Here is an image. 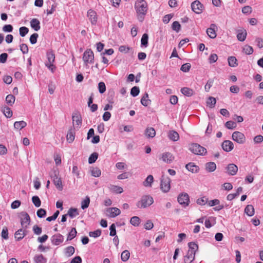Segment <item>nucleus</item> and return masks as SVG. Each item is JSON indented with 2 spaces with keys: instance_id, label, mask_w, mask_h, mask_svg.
<instances>
[{
  "instance_id": "obj_1",
  "label": "nucleus",
  "mask_w": 263,
  "mask_h": 263,
  "mask_svg": "<svg viewBox=\"0 0 263 263\" xmlns=\"http://www.w3.org/2000/svg\"><path fill=\"white\" fill-rule=\"evenodd\" d=\"M135 9L138 20L141 22H143L148 10L146 2L144 0L137 1L135 4Z\"/></svg>"
},
{
  "instance_id": "obj_2",
  "label": "nucleus",
  "mask_w": 263,
  "mask_h": 263,
  "mask_svg": "<svg viewBox=\"0 0 263 263\" xmlns=\"http://www.w3.org/2000/svg\"><path fill=\"white\" fill-rule=\"evenodd\" d=\"M153 203L154 199L152 196L144 195L136 203V206L139 209H145L151 205Z\"/></svg>"
},
{
  "instance_id": "obj_3",
  "label": "nucleus",
  "mask_w": 263,
  "mask_h": 263,
  "mask_svg": "<svg viewBox=\"0 0 263 263\" xmlns=\"http://www.w3.org/2000/svg\"><path fill=\"white\" fill-rule=\"evenodd\" d=\"M47 61L45 63L46 66L53 73L54 72L56 67L53 64L55 61V55L53 51H48L46 54Z\"/></svg>"
},
{
  "instance_id": "obj_4",
  "label": "nucleus",
  "mask_w": 263,
  "mask_h": 263,
  "mask_svg": "<svg viewBox=\"0 0 263 263\" xmlns=\"http://www.w3.org/2000/svg\"><path fill=\"white\" fill-rule=\"evenodd\" d=\"M50 176L52 179V181L56 187L59 191H62L63 189V186L61 178L59 177V172L56 171H53V172L50 174Z\"/></svg>"
},
{
  "instance_id": "obj_5",
  "label": "nucleus",
  "mask_w": 263,
  "mask_h": 263,
  "mask_svg": "<svg viewBox=\"0 0 263 263\" xmlns=\"http://www.w3.org/2000/svg\"><path fill=\"white\" fill-rule=\"evenodd\" d=\"M190 149L193 153L196 155H204L207 153L205 148L197 143L192 144L190 147Z\"/></svg>"
},
{
  "instance_id": "obj_6",
  "label": "nucleus",
  "mask_w": 263,
  "mask_h": 263,
  "mask_svg": "<svg viewBox=\"0 0 263 263\" xmlns=\"http://www.w3.org/2000/svg\"><path fill=\"white\" fill-rule=\"evenodd\" d=\"M171 179L167 176L162 175L161 179L160 188L164 193H167L171 188Z\"/></svg>"
},
{
  "instance_id": "obj_7",
  "label": "nucleus",
  "mask_w": 263,
  "mask_h": 263,
  "mask_svg": "<svg viewBox=\"0 0 263 263\" xmlns=\"http://www.w3.org/2000/svg\"><path fill=\"white\" fill-rule=\"evenodd\" d=\"M21 224L23 229H27L30 223V217L26 212H21L19 214Z\"/></svg>"
},
{
  "instance_id": "obj_8",
  "label": "nucleus",
  "mask_w": 263,
  "mask_h": 263,
  "mask_svg": "<svg viewBox=\"0 0 263 263\" xmlns=\"http://www.w3.org/2000/svg\"><path fill=\"white\" fill-rule=\"evenodd\" d=\"M83 60L85 65L88 63H93L94 61L93 52L90 49H87L83 53Z\"/></svg>"
},
{
  "instance_id": "obj_9",
  "label": "nucleus",
  "mask_w": 263,
  "mask_h": 263,
  "mask_svg": "<svg viewBox=\"0 0 263 263\" xmlns=\"http://www.w3.org/2000/svg\"><path fill=\"white\" fill-rule=\"evenodd\" d=\"M232 138L233 140L238 143L242 144L246 141V137L243 134L239 132H235L233 133Z\"/></svg>"
},
{
  "instance_id": "obj_10",
  "label": "nucleus",
  "mask_w": 263,
  "mask_h": 263,
  "mask_svg": "<svg viewBox=\"0 0 263 263\" xmlns=\"http://www.w3.org/2000/svg\"><path fill=\"white\" fill-rule=\"evenodd\" d=\"M177 200L178 202L184 206H186L189 204V196L187 193H183L180 194Z\"/></svg>"
},
{
  "instance_id": "obj_11",
  "label": "nucleus",
  "mask_w": 263,
  "mask_h": 263,
  "mask_svg": "<svg viewBox=\"0 0 263 263\" xmlns=\"http://www.w3.org/2000/svg\"><path fill=\"white\" fill-rule=\"evenodd\" d=\"M192 10L197 14H200L203 11V5L198 0L195 1L191 4Z\"/></svg>"
},
{
  "instance_id": "obj_12",
  "label": "nucleus",
  "mask_w": 263,
  "mask_h": 263,
  "mask_svg": "<svg viewBox=\"0 0 263 263\" xmlns=\"http://www.w3.org/2000/svg\"><path fill=\"white\" fill-rule=\"evenodd\" d=\"M160 159L165 163L170 164L174 160V157L172 153L170 152H165L162 154Z\"/></svg>"
},
{
  "instance_id": "obj_13",
  "label": "nucleus",
  "mask_w": 263,
  "mask_h": 263,
  "mask_svg": "<svg viewBox=\"0 0 263 263\" xmlns=\"http://www.w3.org/2000/svg\"><path fill=\"white\" fill-rule=\"evenodd\" d=\"M120 213V210L117 208H109L106 209V215L109 217H115Z\"/></svg>"
},
{
  "instance_id": "obj_14",
  "label": "nucleus",
  "mask_w": 263,
  "mask_h": 263,
  "mask_svg": "<svg viewBox=\"0 0 263 263\" xmlns=\"http://www.w3.org/2000/svg\"><path fill=\"white\" fill-rule=\"evenodd\" d=\"M216 28V24H211L210 27L206 29V33L210 38L215 39L216 37L217 34L215 30Z\"/></svg>"
},
{
  "instance_id": "obj_15",
  "label": "nucleus",
  "mask_w": 263,
  "mask_h": 263,
  "mask_svg": "<svg viewBox=\"0 0 263 263\" xmlns=\"http://www.w3.org/2000/svg\"><path fill=\"white\" fill-rule=\"evenodd\" d=\"M221 147L224 151L229 152L233 149L234 144L230 140H225L222 143Z\"/></svg>"
},
{
  "instance_id": "obj_16",
  "label": "nucleus",
  "mask_w": 263,
  "mask_h": 263,
  "mask_svg": "<svg viewBox=\"0 0 263 263\" xmlns=\"http://www.w3.org/2000/svg\"><path fill=\"white\" fill-rule=\"evenodd\" d=\"M227 173L231 176H234L236 174L238 171V167L236 165L231 163L228 165L226 167Z\"/></svg>"
},
{
  "instance_id": "obj_17",
  "label": "nucleus",
  "mask_w": 263,
  "mask_h": 263,
  "mask_svg": "<svg viewBox=\"0 0 263 263\" xmlns=\"http://www.w3.org/2000/svg\"><path fill=\"white\" fill-rule=\"evenodd\" d=\"M51 242L52 244L58 246L63 242L64 240L63 236L60 234H57L51 237Z\"/></svg>"
},
{
  "instance_id": "obj_18",
  "label": "nucleus",
  "mask_w": 263,
  "mask_h": 263,
  "mask_svg": "<svg viewBox=\"0 0 263 263\" xmlns=\"http://www.w3.org/2000/svg\"><path fill=\"white\" fill-rule=\"evenodd\" d=\"M72 119L73 124H74V123L75 122L76 125H77L76 127L77 128L80 127L82 121L81 115L78 113H74L72 115Z\"/></svg>"
},
{
  "instance_id": "obj_19",
  "label": "nucleus",
  "mask_w": 263,
  "mask_h": 263,
  "mask_svg": "<svg viewBox=\"0 0 263 263\" xmlns=\"http://www.w3.org/2000/svg\"><path fill=\"white\" fill-rule=\"evenodd\" d=\"M87 16L92 24H96L97 21V17L96 12L95 11L91 9L89 10L87 12Z\"/></svg>"
},
{
  "instance_id": "obj_20",
  "label": "nucleus",
  "mask_w": 263,
  "mask_h": 263,
  "mask_svg": "<svg viewBox=\"0 0 263 263\" xmlns=\"http://www.w3.org/2000/svg\"><path fill=\"white\" fill-rule=\"evenodd\" d=\"M26 229H20L18 230L14 234L15 238L17 240L22 239L26 235Z\"/></svg>"
},
{
  "instance_id": "obj_21",
  "label": "nucleus",
  "mask_w": 263,
  "mask_h": 263,
  "mask_svg": "<svg viewBox=\"0 0 263 263\" xmlns=\"http://www.w3.org/2000/svg\"><path fill=\"white\" fill-rule=\"evenodd\" d=\"M168 138L173 141H177L179 139L178 133L175 130H170L168 132Z\"/></svg>"
},
{
  "instance_id": "obj_22",
  "label": "nucleus",
  "mask_w": 263,
  "mask_h": 263,
  "mask_svg": "<svg viewBox=\"0 0 263 263\" xmlns=\"http://www.w3.org/2000/svg\"><path fill=\"white\" fill-rule=\"evenodd\" d=\"M195 254L192 252L187 251V254L184 256V263H191L195 258Z\"/></svg>"
},
{
  "instance_id": "obj_23",
  "label": "nucleus",
  "mask_w": 263,
  "mask_h": 263,
  "mask_svg": "<svg viewBox=\"0 0 263 263\" xmlns=\"http://www.w3.org/2000/svg\"><path fill=\"white\" fill-rule=\"evenodd\" d=\"M75 138V132L73 128H71L69 129L67 135V140L69 143L72 142Z\"/></svg>"
},
{
  "instance_id": "obj_24",
  "label": "nucleus",
  "mask_w": 263,
  "mask_h": 263,
  "mask_svg": "<svg viewBox=\"0 0 263 263\" xmlns=\"http://www.w3.org/2000/svg\"><path fill=\"white\" fill-rule=\"evenodd\" d=\"M31 27L35 30L38 31L40 29V22L37 18H33L30 21Z\"/></svg>"
},
{
  "instance_id": "obj_25",
  "label": "nucleus",
  "mask_w": 263,
  "mask_h": 263,
  "mask_svg": "<svg viewBox=\"0 0 263 263\" xmlns=\"http://www.w3.org/2000/svg\"><path fill=\"white\" fill-rule=\"evenodd\" d=\"M145 135L148 138H153L156 135V131L153 127H147L145 130Z\"/></svg>"
},
{
  "instance_id": "obj_26",
  "label": "nucleus",
  "mask_w": 263,
  "mask_h": 263,
  "mask_svg": "<svg viewBox=\"0 0 263 263\" xmlns=\"http://www.w3.org/2000/svg\"><path fill=\"white\" fill-rule=\"evenodd\" d=\"M254 208L251 204L247 205L245 209V213L250 217L254 215Z\"/></svg>"
},
{
  "instance_id": "obj_27",
  "label": "nucleus",
  "mask_w": 263,
  "mask_h": 263,
  "mask_svg": "<svg viewBox=\"0 0 263 263\" xmlns=\"http://www.w3.org/2000/svg\"><path fill=\"white\" fill-rule=\"evenodd\" d=\"M205 170L208 172H213L216 168V165L214 162H208L205 165Z\"/></svg>"
},
{
  "instance_id": "obj_28",
  "label": "nucleus",
  "mask_w": 263,
  "mask_h": 263,
  "mask_svg": "<svg viewBox=\"0 0 263 263\" xmlns=\"http://www.w3.org/2000/svg\"><path fill=\"white\" fill-rule=\"evenodd\" d=\"M185 167L187 170L192 173H196L199 170L198 166L191 162L186 164Z\"/></svg>"
},
{
  "instance_id": "obj_29",
  "label": "nucleus",
  "mask_w": 263,
  "mask_h": 263,
  "mask_svg": "<svg viewBox=\"0 0 263 263\" xmlns=\"http://www.w3.org/2000/svg\"><path fill=\"white\" fill-rule=\"evenodd\" d=\"M181 92L182 94L187 97H191L194 93V90L188 87L182 88L181 89Z\"/></svg>"
},
{
  "instance_id": "obj_30",
  "label": "nucleus",
  "mask_w": 263,
  "mask_h": 263,
  "mask_svg": "<svg viewBox=\"0 0 263 263\" xmlns=\"http://www.w3.org/2000/svg\"><path fill=\"white\" fill-rule=\"evenodd\" d=\"M148 95L146 92L141 99V103L144 106H147L151 103V100L148 99Z\"/></svg>"
},
{
  "instance_id": "obj_31",
  "label": "nucleus",
  "mask_w": 263,
  "mask_h": 263,
  "mask_svg": "<svg viewBox=\"0 0 263 263\" xmlns=\"http://www.w3.org/2000/svg\"><path fill=\"white\" fill-rule=\"evenodd\" d=\"M27 123L24 121H16L14 123V127L16 129H22V128L26 127Z\"/></svg>"
},
{
  "instance_id": "obj_32",
  "label": "nucleus",
  "mask_w": 263,
  "mask_h": 263,
  "mask_svg": "<svg viewBox=\"0 0 263 263\" xmlns=\"http://www.w3.org/2000/svg\"><path fill=\"white\" fill-rule=\"evenodd\" d=\"M3 112L6 118H10L12 116V111L8 106H5L2 108Z\"/></svg>"
},
{
  "instance_id": "obj_33",
  "label": "nucleus",
  "mask_w": 263,
  "mask_h": 263,
  "mask_svg": "<svg viewBox=\"0 0 263 263\" xmlns=\"http://www.w3.org/2000/svg\"><path fill=\"white\" fill-rule=\"evenodd\" d=\"M33 259L35 263H46L47 261L46 259L42 254L36 255Z\"/></svg>"
},
{
  "instance_id": "obj_34",
  "label": "nucleus",
  "mask_w": 263,
  "mask_h": 263,
  "mask_svg": "<svg viewBox=\"0 0 263 263\" xmlns=\"http://www.w3.org/2000/svg\"><path fill=\"white\" fill-rule=\"evenodd\" d=\"M228 64L230 67H235L238 65L237 60L235 57H230L228 58Z\"/></svg>"
},
{
  "instance_id": "obj_35",
  "label": "nucleus",
  "mask_w": 263,
  "mask_h": 263,
  "mask_svg": "<svg viewBox=\"0 0 263 263\" xmlns=\"http://www.w3.org/2000/svg\"><path fill=\"white\" fill-rule=\"evenodd\" d=\"M153 181V176L151 175H149L147 177L145 181L143 182V184L145 186H151Z\"/></svg>"
},
{
  "instance_id": "obj_36",
  "label": "nucleus",
  "mask_w": 263,
  "mask_h": 263,
  "mask_svg": "<svg viewBox=\"0 0 263 263\" xmlns=\"http://www.w3.org/2000/svg\"><path fill=\"white\" fill-rule=\"evenodd\" d=\"M189 250L188 251L192 252V253L195 254L196 251L198 250V245L194 242H190L188 243Z\"/></svg>"
},
{
  "instance_id": "obj_37",
  "label": "nucleus",
  "mask_w": 263,
  "mask_h": 263,
  "mask_svg": "<svg viewBox=\"0 0 263 263\" xmlns=\"http://www.w3.org/2000/svg\"><path fill=\"white\" fill-rule=\"evenodd\" d=\"M15 98L12 95H8L6 96V102L8 105L12 106L15 102Z\"/></svg>"
},
{
  "instance_id": "obj_38",
  "label": "nucleus",
  "mask_w": 263,
  "mask_h": 263,
  "mask_svg": "<svg viewBox=\"0 0 263 263\" xmlns=\"http://www.w3.org/2000/svg\"><path fill=\"white\" fill-rule=\"evenodd\" d=\"M130 256V253L128 250H124L121 255V258L123 261H126L128 260Z\"/></svg>"
},
{
  "instance_id": "obj_39",
  "label": "nucleus",
  "mask_w": 263,
  "mask_h": 263,
  "mask_svg": "<svg viewBox=\"0 0 263 263\" xmlns=\"http://www.w3.org/2000/svg\"><path fill=\"white\" fill-rule=\"evenodd\" d=\"M148 34L146 33L143 34L142 36L141 40V46L146 47L148 45Z\"/></svg>"
},
{
  "instance_id": "obj_40",
  "label": "nucleus",
  "mask_w": 263,
  "mask_h": 263,
  "mask_svg": "<svg viewBox=\"0 0 263 263\" xmlns=\"http://www.w3.org/2000/svg\"><path fill=\"white\" fill-rule=\"evenodd\" d=\"M67 215H68L71 218H73L79 215V212L77 209L70 208L68 211Z\"/></svg>"
},
{
  "instance_id": "obj_41",
  "label": "nucleus",
  "mask_w": 263,
  "mask_h": 263,
  "mask_svg": "<svg viewBox=\"0 0 263 263\" xmlns=\"http://www.w3.org/2000/svg\"><path fill=\"white\" fill-rule=\"evenodd\" d=\"M247 31L246 30L239 32L237 35V38L239 41L242 42L245 40L247 36Z\"/></svg>"
},
{
  "instance_id": "obj_42",
  "label": "nucleus",
  "mask_w": 263,
  "mask_h": 263,
  "mask_svg": "<svg viewBox=\"0 0 263 263\" xmlns=\"http://www.w3.org/2000/svg\"><path fill=\"white\" fill-rule=\"evenodd\" d=\"M130 222L133 226L135 227H137L140 224V219L139 217L137 216H133L131 218Z\"/></svg>"
},
{
  "instance_id": "obj_43",
  "label": "nucleus",
  "mask_w": 263,
  "mask_h": 263,
  "mask_svg": "<svg viewBox=\"0 0 263 263\" xmlns=\"http://www.w3.org/2000/svg\"><path fill=\"white\" fill-rule=\"evenodd\" d=\"M216 100V99L213 97H210L206 102L207 105L210 107L213 108L215 106Z\"/></svg>"
},
{
  "instance_id": "obj_44",
  "label": "nucleus",
  "mask_w": 263,
  "mask_h": 263,
  "mask_svg": "<svg viewBox=\"0 0 263 263\" xmlns=\"http://www.w3.org/2000/svg\"><path fill=\"white\" fill-rule=\"evenodd\" d=\"M91 174L93 177H99L101 174V171L98 167H93L91 170Z\"/></svg>"
},
{
  "instance_id": "obj_45",
  "label": "nucleus",
  "mask_w": 263,
  "mask_h": 263,
  "mask_svg": "<svg viewBox=\"0 0 263 263\" xmlns=\"http://www.w3.org/2000/svg\"><path fill=\"white\" fill-rule=\"evenodd\" d=\"M98 154L97 153L95 152L92 153V154L90 155L88 158V163L89 164H92L95 162L97 159H98Z\"/></svg>"
},
{
  "instance_id": "obj_46",
  "label": "nucleus",
  "mask_w": 263,
  "mask_h": 263,
  "mask_svg": "<svg viewBox=\"0 0 263 263\" xmlns=\"http://www.w3.org/2000/svg\"><path fill=\"white\" fill-rule=\"evenodd\" d=\"M90 203V199L88 197H86L85 199L81 202V208L84 210L87 208Z\"/></svg>"
},
{
  "instance_id": "obj_47",
  "label": "nucleus",
  "mask_w": 263,
  "mask_h": 263,
  "mask_svg": "<svg viewBox=\"0 0 263 263\" xmlns=\"http://www.w3.org/2000/svg\"><path fill=\"white\" fill-rule=\"evenodd\" d=\"M32 201L35 206L38 208L41 205V201L39 197L37 196H34L32 197Z\"/></svg>"
},
{
  "instance_id": "obj_48",
  "label": "nucleus",
  "mask_w": 263,
  "mask_h": 263,
  "mask_svg": "<svg viewBox=\"0 0 263 263\" xmlns=\"http://www.w3.org/2000/svg\"><path fill=\"white\" fill-rule=\"evenodd\" d=\"M243 51L246 54L250 55L253 53V49L251 46L246 45L243 48Z\"/></svg>"
},
{
  "instance_id": "obj_49",
  "label": "nucleus",
  "mask_w": 263,
  "mask_h": 263,
  "mask_svg": "<svg viewBox=\"0 0 263 263\" xmlns=\"http://www.w3.org/2000/svg\"><path fill=\"white\" fill-rule=\"evenodd\" d=\"M77 231L75 228H72L70 232L68 233L67 240H71L73 239L77 235Z\"/></svg>"
},
{
  "instance_id": "obj_50",
  "label": "nucleus",
  "mask_w": 263,
  "mask_h": 263,
  "mask_svg": "<svg viewBox=\"0 0 263 263\" xmlns=\"http://www.w3.org/2000/svg\"><path fill=\"white\" fill-rule=\"evenodd\" d=\"M74 250L73 247L69 246L65 249V254L68 256H70L74 254Z\"/></svg>"
},
{
  "instance_id": "obj_51",
  "label": "nucleus",
  "mask_w": 263,
  "mask_h": 263,
  "mask_svg": "<svg viewBox=\"0 0 263 263\" xmlns=\"http://www.w3.org/2000/svg\"><path fill=\"white\" fill-rule=\"evenodd\" d=\"M214 83L213 79H209L206 82V84L204 86V90L206 92H209L211 87L212 86Z\"/></svg>"
},
{
  "instance_id": "obj_52",
  "label": "nucleus",
  "mask_w": 263,
  "mask_h": 263,
  "mask_svg": "<svg viewBox=\"0 0 263 263\" xmlns=\"http://www.w3.org/2000/svg\"><path fill=\"white\" fill-rule=\"evenodd\" d=\"M172 28L173 30L178 32L180 30L181 26L178 22L175 21L172 24Z\"/></svg>"
},
{
  "instance_id": "obj_53",
  "label": "nucleus",
  "mask_w": 263,
  "mask_h": 263,
  "mask_svg": "<svg viewBox=\"0 0 263 263\" xmlns=\"http://www.w3.org/2000/svg\"><path fill=\"white\" fill-rule=\"evenodd\" d=\"M225 126L228 129H232L235 128L236 127V124L234 121H229L226 123Z\"/></svg>"
},
{
  "instance_id": "obj_54",
  "label": "nucleus",
  "mask_w": 263,
  "mask_h": 263,
  "mask_svg": "<svg viewBox=\"0 0 263 263\" xmlns=\"http://www.w3.org/2000/svg\"><path fill=\"white\" fill-rule=\"evenodd\" d=\"M101 230H97L96 231L90 232L89 233V235L90 237L96 238L101 235Z\"/></svg>"
},
{
  "instance_id": "obj_55",
  "label": "nucleus",
  "mask_w": 263,
  "mask_h": 263,
  "mask_svg": "<svg viewBox=\"0 0 263 263\" xmlns=\"http://www.w3.org/2000/svg\"><path fill=\"white\" fill-rule=\"evenodd\" d=\"M139 88L137 86H134L131 89L130 94L133 97L137 96L139 93Z\"/></svg>"
},
{
  "instance_id": "obj_56",
  "label": "nucleus",
  "mask_w": 263,
  "mask_h": 263,
  "mask_svg": "<svg viewBox=\"0 0 263 263\" xmlns=\"http://www.w3.org/2000/svg\"><path fill=\"white\" fill-rule=\"evenodd\" d=\"M98 89L100 93H103L106 91V86L104 82H101L98 84Z\"/></svg>"
},
{
  "instance_id": "obj_57",
  "label": "nucleus",
  "mask_w": 263,
  "mask_h": 263,
  "mask_svg": "<svg viewBox=\"0 0 263 263\" xmlns=\"http://www.w3.org/2000/svg\"><path fill=\"white\" fill-rule=\"evenodd\" d=\"M111 190L117 193L121 194L123 192V188L117 185H112Z\"/></svg>"
},
{
  "instance_id": "obj_58",
  "label": "nucleus",
  "mask_w": 263,
  "mask_h": 263,
  "mask_svg": "<svg viewBox=\"0 0 263 263\" xmlns=\"http://www.w3.org/2000/svg\"><path fill=\"white\" fill-rule=\"evenodd\" d=\"M29 29L26 27H21L20 28V34L21 36H25L28 32Z\"/></svg>"
},
{
  "instance_id": "obj_59",
  "label": "nucleus",
  "mask_w": 263,
  "mask_h": 263,
  "mask_svg": "<svg viewBox=\"0 0 263 263\" xmlns=\"http://www.w3.org/2000/svg\"><path fill=\"white\" fill-rule=\"evenodd\" d=\"M2 237L5 239H8V230L6 227H4L2 231Z\"/></svg>"
},
{
  "instance_id": "obj_60",
  "label": "nucleus",
  "mask_w": 263,
  "mask_h": 263,
  "mask_svg": "<svg viewBox=\"0 0 263 263\" xmlns=\"http://www.w3.org/2000/svg\"><path fill=\"white\" fill-rule=\"evenodd\" d=\"M38 36H39V35L36 33H34L32 34L30 36V42L31 44H35L37 42V39Z\"/></svg>"
},
{
  "instance_id": "obj_61",
  "label": "nucleus",
  "mask_w": 263,
  "mask_h": 263,
  "mask_svg": "<svg viewBox=\"0 0 263 263\" xmlns=\"http://www.w3.org/2000/svg\"><path fill=\"white\" fill-rule=\"evenodd\" d=\"M36 214L39 218H43L45 216L46 214V211L43 209H40L37 210Z\"/></svg>"
},
{
  "instance_id": "obj_62",
  "label": "nucleus",
  "mask_w": 263,
  "mask_h": 263,
  "mask_svg": "<svg viewBox=\"0 0 263 263\" xmlns=\"http://www.w3.org/2000/svg\"><path fill=\"white\" fill-rule=\"evenodd\" d=\"M191 67L190 63H185L181 66V70L183 72H186L190 70Z\"/></svg>"
},
{
  "instance_id": "obj_63",
  "label": "nucleus",
  "mask_w": 263,
  "mask_h": 263,
  "mask_svg": "<svg viewBox=\"0 0 263 263\" xmlns=\"http://www.w3.org/2000/svg\"><path fill=\"white\" fill-rule=\"evenodd\" d=\"M20 50L23 54H26L28 52V47L25 44H22L20 46Z\"/></svg>"
},
{
  "instance_id": "obj_64",
  "label": "nucleus",
  "mask_w": 263,
  "mask_h": 263,
  "mask_svg": "<svg viewBox=\"0 0 263 263\" xmlns=\"http://www.w3.org/2000/svg\"><path fill=\"white\" fill-rule=\"evenodd\" d=\"M217 59H218V56L216 54H215V53L211 54V55L210 56V57L209 58V62L210 63H213L216 62L217 61Z\"/></svg>"
}]
</instances>
